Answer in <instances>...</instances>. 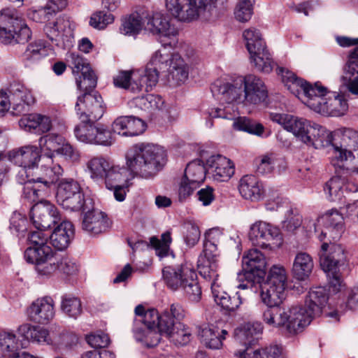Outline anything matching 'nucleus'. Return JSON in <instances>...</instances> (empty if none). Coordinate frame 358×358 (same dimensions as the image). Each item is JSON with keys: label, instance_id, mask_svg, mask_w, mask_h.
<instances>
[{"label": "nucleus", "instance_id": "f257e3e1", "mask_svg": "<svg viewBox=\"0 0 358 358\" xmlns=\"http://www.w3.org/2000/svg\"><path fill=\"white\" fill-rule=\"evenodd\" d=\"M276 71L287 89L315 112L325 116L338 117L347 111V101L342 96L329 92L320 83L310 85L284 67H278Z\"/></svg>", "mask_w": 358, "mask_h": 358}, {"label": "nucleus", "instance_id": "f03ea898", "mask_svg": "<svg viewBox=\"0 0 358 358\" xmlns=\"http://www.w3.org/2000/svg\"><path fill=\"white\" fill-rule=\"evenodd\" d=\"M322 219L327 226L318 235L322 242L320 253V266L329 278L330 288L334 292H338L342 287V280L339 268L346 261L345 250L340 245L331 244L340 238L343 232V217L336 210L327 212Z\"/></svg>", "mask_w": 358, "mask_h": 358}, {"label": "nucleus", "instance_id": "7ed1b4c3", "mask_svg": "<svg viewBox=\"0 0 358 358\" xmlns=\"http://www.w3.org/2000/svg\"><path fill=\"white\" fill-rule=\"evenodd\" d=\"M125 158L127 166L131 173L150 178L157 175L165 164L166 152L157 144L138 143L127 150Z\"/></svg>", "mask_w": 358, "mask_h": 358}, {"label": "nucleus", "instance_id": "20e7f679", "mask_svg": "<svg viewBox=\"0 0 358 358\" xmlns=\"http://www.w3.org/2000/svg\"><path fill=\"white\" fill-rule=\"evenodd\" d=\"M270 119L292 133L300 142L315 148L327 146V129L309 120L290 114L271 113Z\"/></svg>", "mask_w": 358, "mask_h": 358}, {"label": "nucleus", "instance_id": "39448f33", "mask_svg": "<svg viewBox=\"0 0 358 358\" xmlns=\"http://www.w3.org/2000/svg\"><path fill=\"white\" fill-rule=\"evenodd\" d=\"M226 0H165L168 11L178 20L192 22L201 18L214 21L226 10Z\"/></svg>", "mask_w": 358, "mask_h": 358}, {"label": "nucleus", "instance_id": "423d86ee", "mask_svg": "<svg viewBox=\"0 0 358 358\" xmlns=\"http://www.w3.org/2000/svg\"><path fill=\"white\" fill-rule=\"evenodd\" d=\"M262 320L268 327L282 329L290 336L302 332L312 321L306 310L297 306L266 308Z\"/></svg>", "mask_w": 358, "mask_h": 358}, {"label": "nucleus", "instance_id": "0eeeda50", "mask_svg": "<svg viewBox=\"0 0 358 358\" xmlns=\"http://www.w3.org/2000/svg\"><path fill=\"white\" fill-rule=\"evenodd\" d=\"M211 90L220 104L217 108H210L208 113L211 118L234 119L237 115L238 105L243 106V88L241 77L232 80H217Z\"/></svg>", "mask_w": 358, "mask_h": 358}, {"label": "nucleus", "instance_id": "6e6552de", "mask_svg": "<svg viewBox=\"0 0 358 358\" xmlns=\"http://www.w3.org/2000/svg\"><path fill=\"white\" fill-rule=\"evenodd\" d=\"M162 273L169 288L173 291L182 289L189 301H199L201 289L197 282V274L191 264L185 263L175 266H166Z\"/></svg>", "mask_w": 358, "mask_h": 358}, {"label": "nucleus", "instance_id": "1a4fd4ad", "mask_svg": "<svg viewBox=\"0 0 358 358\" xmlns=\"http://www.w3.org/2000/svg\"><path fill=\"white\" fill-rule=\"evenodd\" d=\"M64 170L60 164L55 163L53 158L51 160L46 159L45 164L38 166L34 171L27 182L24 183V191L31 198L43 196L50 192L51 187L63 175Z\"/></svg>", "mask_w": 358, "mask_h": 358}, {"label": "nucleus", "instance_id": "9d476101", "mask_svg": "<svg viewBox=\"0 0 358 358\" xmlns=\"http://www.w3.org/2000/svg\"><path fill=\"white\" fill-rule=\"evenodd\" d=\"M287 285V273L282 266H273L271 268L266 281L257 285V292L261 290L262 301L267 308H277L285 298V290Z\"/></svg>", "mask_w": 358, "mask_h": 358}, {"label": "nucleus", "instance_id": "9b49d317", "mask_svg": "<svg viewBox=\"0 0 358 358\" xmlns=\"http://www.w3.org/2000/svg\"><path fill=\"white\" fill-rule=\"evenodd\" d=\"M266 265L265 257L260 251L250 250L243 257V271L237 275V288L257 293L255 287L264 277Z\"/></svg>", "mask_w": 358, "mask_h": 358}, {"label": "nucleus", "instance_id": "f8f14e48", "mask_svg": "<svg viewBox=\"0 0 358 358\" xmlns=\"http://www.w3.org/2000/svg\"><path fill=\"white\" fill-rule=\"evenodd\" d=\"M31 31L16 10L4 9L0 13V42L4 44L25 43Z\"/></svg>", "mask_w": 358, "mask_h": 358}, {"label": "nucleus", "instance_id": "ddd939ff", "mask_svg": "<svg viewBox=\"0 0 358 358\" xmlns=\"http://www.w3.org/2000/svg\"><path fill=\"white\" fill-rule=\"evenodd\" d=\"M222 236L219 229H211L205 234L203 249L199 257L198 268L199 273L206 280L211 281L217 279V272L219 252L216 242Z\"/></svg>", "mask_w": 358, "mask_h": 358}, {"label": "nucleus", "instance_id": "4468645a", "mask_svg": "<svg viewBox=\"0 0 358 358\" xmlns=\"http://www.w3.org/2000/svg\"><path fill=\"white\" fill-rule=\"evenodd\" d=\"M147 22L145 29L152 35L162 46H170L173 48L177 43L178 30L171 24L164 14L156 12L149 15L145 10Z\"/></svg>", "mask_w": 358, "mask_h": 358}, {"label": "nucleus", "instance_id": "2eb2a0df", "mask_svg": "<svg viewBox=\"0 0 358 358\" xmlns=\"http://www.w3.org/2000/svg\"><path fill=\"white\" fill-rule=\"evenodd\" d=\"M6 156L8 161L22 168L18 173V180L24 184L34 173L41 157L39 148L31 145L13 149L8 152Z\"/></svg>", "mask_w": 358, "mask_h": 358}, {"label": "nucleus", "instance_id": "dca6fc26", "mask_svg": "<svg viewBox=\"0 0 358 358\" xmlns=\"http://www.w3.org/2000/svg\"><path fill=\"white\" fill-rule=\"evenodd\" d=\"M56 199L64 208L85 210V196L80 183L72 178L63 179L57 186Z\"/></svg>", "mask_w": 358, "mask_h": 358}, {"label": "nucleus", "instance_id": "f3484780", "mask_svg": "<svg viewBox=\"0 0 358 358\" xmlns=\"http://www.w3.org/2000/svg\"><path fill=\"white\" fill-rule=\"evenodd\" d=\"M75 109L83 123L97 121L105 111L102 97L96 92H85L83 96H78Z\"/></svg>", "mask_w": 358, "mask_h": 358}, {"label": "nucleus", "instance_id": "a211bd4d", "mask_svg": "<svg viewBox=\"0 0 358 358\" xmlns=\"http://www.w3.org/2000/svg\"><path fill=\"white\" fill-rule=\"evenodd\" d=\"M56 254L50 245L28 247L24 252L27 262L35 266L39 275H50L55 272L54 262Z\"/></svg>", "mask_w": 358, "mask_h": 358}, {"label": "nucleus", "instance_id": "6ab92c4d", "mask_svg": "<svg viewBox=\"0 0 358 358\" xmlns=\"http://www.w3.org/2000/svg\"><path fill=\"white\" fill-rule=\"evenodd\" d=\"M134 312L138 317L143 320L145 325L154 327L160 336L166 337L177 323L170 317L169 312L164 310L159 313L155 308L145 310L143 306L138 305Z\"/></svg>", "mask_w": 358, "mask_h": 358}, {"label": "nucleus", "instance_id": "aec40b11", "mask_svg": "<svg viewBox=\"0 0 358 358\" xmlns=\"http://www.w3.org/2000/svg\"><path fill=\"white\" fill-rule=\"evenodd\" d=\"M74 26L65 16H60L55 22L47 23L43 28L45 36L57 46L69 48L73 45Z\"/></svg>", "mask_w": 358, "mask_h": 358}, {"label": "nucleus", "instance_id": "412c9836", "mask_svg": "<svg viewBox=\"0 0 358 358\" xmlns=\"http://www.w3.org/2000/svg\"><path fill=\"white\" fill-rule=\"evenodd\" d=\"M248 238L252 244L262 248H268L271 244L280 245L282 240L280 229L271 223L257 221L253 223L248 233Z\"/></svg>", "mask_w": 358, "mask_h": 358}, {"label": "nucleus", "instance_id": "4be33fe9", "mask_svg": "<svg viewBox=\"0 0 358 358\" xmlns=\"http://www.w3.org/2000/svg\"><path fill=\"white\" fill-rule=\"evenodd\" d=\"M30 218L38 230H45L61 222L62 217L57 208L50 201L43 200L33 206Z\"/></svg>", "mask_w": 358, "mask_h": 358}, {"label": "nucleus", "instance_id": "5701e85b", "mask_svg": "<svg viewBox=\"0 0 358 358\" xmlns=\"http://www.w3.org/2000/svg\"><path fill=\"white\" fill-rule=\"evenodd\" d=\"M167 47L162 46V48L156 50L145 67L143 69L145 73L147 87H155L159 81L160 71H167L170 67V63L176 53H171L168 51Z\"/></svg>", "mask_w": 358, "mask_h": 358}, {"label": "nucleus", "instance_id": "b1692460", "mask_svg": "<svg viewBox=\"0 0 358 358\" xmlns=\"http://www.w3.org/2000/svg\"><path fill=\"white\" fill-rule=\"evenodd\" d=\"M243 83V106H257L264 102L267 96V90L262 80L254 74L241 77Z\"/></svg>", "mask_w": 358, "mask_h": 358}, {"label": "nucleus", "instance_id": "393cba45", "mask_svg": "<svg viewBox=\"0 0 358 358\" xmlns=\"http://www.w3.org/2000/svg\"><path fill=\"white\" fill-rule=\"evenodd\" d=\"M324 190L329 200L339 203L351 201V195L357 192V185L349 182L345 178L339 176L332 177L325 183Z\"/></svg>", "mask_w": 358, "mask_h": 358}, {"label": "nucleus", "instance_id": "a878e982", "mask_svg": "<svg viewBox=\"0 0 358 358\" xmlns=\"http://www.w3.org/2000/svg\"><path fill=\"white\" fill-rule=\"evenodd\" d=\"M114 85L133 92H150L153 87H147L145 73L143 69L122 71L113 78Z\"/></svg>", "mask_w": 358, "mask_h": 358}, {"label": "nucleus", "instance_id": "bb28decb", "mask_svg": "<svg viewBox=\"0 0 358 358\" xmlns=\"http://www.w3.org/2000/svg\"><path fill=\"white\" fill-rule=\"evenodd\" d=\"M54 306V300L50 296L38 298L27 308V316L35 323L47 324L55 316Z\"/></svg>", "mask_w": 358, "mask_h": 358}, {"label": "nucleus", "instance_id": "cd10ccee", "mask_svg": "<svg viewBox=\"0 0 358 358\" xmlns=\"http://www.w3.org/2000/svg\"><path fill=\"white\" fill-rule=\"evenodd\" d=\"M228 331L212 323L203 324L198 327L197 336L200 343L206 348L220 350L223 346Z\"/></svg>", "mask_w": 358, "mask_h": 358}, {"label": "nucleus", "instance_id": "c85d7f7f", "mask_svg": "<svg viewBox=\"0 0 358 358\" xmlns=\"http://www.w3.org/2000/svg\"><path fill=\"white\" fill-rule=\"evenodd\" d=\"M207 171L218 182L228 181L234 174V164L229 159L220 155L210 156L206 161Z\"/></svg>", "mask_w": 358, "mask_h": 358}, {"label": "nucleus", "instance_id": "c756f323", "mask_svg": "<svg viewBox=\"0 0 358 358\" xmlns=\"http://www.w3.org/2000/svg\"><path fill=\"white\" fill-rule=\"evenodd\" d=\"M146 129L145 122L134 116H120L112 124V130L125 137L136 136L142 134Z\"/></svg>", "mask_w": 358, "mask_h": 358}, {"label": "nucleus", "instance_id": "7c9ffc66", "mask_svg": "<svg viewBox=\"0 0 358 358\" xmlns=\"http://www.w3.org/2000/svg\"><path fill=\"white\" fill-rule=\"evenodd\" d=\"M329 299L327 290L324 287H315L310 289L302 306L307 314L310 315L311 320L319 316L326 306Z\"/></svg>", "mask_w": 358, "mask_h": 358}, {"label": "nucleus", "instance_id": "2f4dec72", "mask_svg": "<svg viewBox=\"0 0 358 358\" xmlns=\"http://www.w3.org/2000/svg\"><path fill=\"white\" fill-rule=\"evenodd\" d=\"M238 189L241 195L247 200L257 202L265 196V188L262 182L252 175L242 177L239 182Z\"/></svg>", "mask_w": 358, "mask_h": 358}, {"label": "nucleus", "instance_id": "473e14b6", "mask_svg": "<svg viewBox=\"0 0 358 358\" xmlns=\"http://www.w3.org/2000/svg\"><path fill=\"white\" fill-rule=\"evenodd\" d=\"M67 4V0H50L45 6L31 8L27 16L34 22H45L64 9Z\"/></svg>", "mask_w": 358, "mask_h": 358}, {"label": "nucleus", "instance_id": "72a5a7b5", "mask_svg": "<svg viewBox=\"0 0 358 358\" xmlns=\"http://www.w3.org/2000/svg\"><path fill=\"white\" fill-rule=\"evenodd\" d=\"M19 126L25 131L40 135L51 129L52 120L48 116L33 113L23 116L19 121Z\"/></svg>", "mask_w": 358, "mask_h": 358}, {"label": "nucleus", "instance_id": "f704fd0d", "mask_svg": "<svg viewBox=\"0 0 358 358\" xmlns=\"http://www.w3.org/2000/svg\"><path fill=\"white\" fill-rule=\"evenodd\" d=\"M133 334L136 341L147 348L156 346L161 340V336L154 327L145 325L143 320L136 315L134 322Z\"/></svg>", "mask_w": 358, "mask_h": 358}, {"label": "nucleus", "instance_id": "c9c22d12", "mask_svg": "<svg viewBox=\"0 0 358 358\" xmlns=\"http://www.w3.org/2000/svg\"><path fill=\"white\" fill-rule=\"evenodd\" d=\"M110 221L107 215L99 210L88 211L83 221V229L91 234H99L106 231L110 227Z\"/></svg>", "mask_w": 358, "mask_h": 358}, {"label": "nucleus", "instance_id": "e433bc0d", "mask_svg": "<svg viewBox=\"0 0 358 358\" xmlns=\"http://www.w3.org/2000/svg\"><path fill=\"white\" fill-rule=\"evenodd\" d=\"M110 162V159L106 156H91L85 163V173L94 182L103 181Z\"/></svg>", "mask_w": 358, "mask_h": 358}, {"label": "nucleus", "instance_id": "4c0bfd02", "mask_svg": "<svg viewBox=\"0 0 358 358\" xmlns=\"http://www.w3.org/2000/svg\"><path fill=\"white\" fill-rule=\"evenodd\" d=\"M217 279L211 280V290L215 301L224 310L232 312L236 310L243 303L241 296L238 292L233 296H229L223 291L217 282Z\"/></svg>", "mask_w": 358, "mask_h": 358}, {"label": "nucleus", "instance_id": "58836bf2", "mask_svg": "<svg viewBox=\"0 0 358 358\" xmlns=\"http://www.w3.org/2000/svg\"><path fill=\"white\" fill-rule=\"evenodd\" d=\"M74 235V229L71 222L62 221L49 236L54 248L59 250L66 249L70 244Z\"/></svg>", "mask_w": 358, "mask_h": 358}, {"label": "nucleus", "instance_id": "ea45409f", "mask_svg": "<svg viewBox=\"0 0 358 358\" xmlns=\"http://www.w3.org/2000/svg\"><path fill=\"white\" fill-rule=\"evenodd\" d=\"M343 80L349 92L358 95V47L354 50L348 59Z\"/></svg>", "mask_w": 358, "mask_h": 358}, {"label": "nucleus", "instance_id": "a19ab883", "mask_svg": "<svg viewBox=\"0 0 358 358\" xmlns=\"http://www.w3.org/2000/svg\"><path fill=\"white\" fill-rule=\"evenodd\" d=\"M103 180L108 189L117 186H127L129 170L127 168L115 164L112 161L109 169L106 171Z\"/></svg>", "mask_w": 358, "mask_h": 358}, {"label": "nucleus", "instance_id": "79ce46f5", "mask_svg": "<svg viewBox=\"0 0 358 358\" xmlns=\"http://www.w3.org/2000/svg\"><path fill=\"white\" fill-rule=\"evenodd\" d=\"M248 52L250 54V62L257 71L265 73H269L272 71L274 62L266 44L260 48H258Z\"/></svg>", "mask_w": 358, "mask_h": 358}, {"label": "nucleus", "instance_id": "37998d69", "mask_svg": "<svg viewBox=\"0 0 358 358\" xmlns=\"http://www.w3.org/2000/svg\"><path fill=\"white\" fill-rule=\"evenodd\" d=\"M313 266L312 257L307 252H300L296 255L294 259L292 273L296 279L304 280L311 274Z\"/></svg>", "mask_w": 358, "mask_h": 358}, {"label": "nucleus", "instance_id": "c03bdc74", "mask_svg": "<svg viewBox=\"0 0 358 358\" xmlns=\"http://www.w3.org/2000/svg\"><path fill=\"white\" fill-rule=\"evenodd\" d=\"M18 331L26 340L34 343L50 345L51 341L52 334L43 327L24 324L19 327Z\"/></svg>", "mask_w": 358, "mask_h": 358}, {"label": "nucleus", "instance_id": "a18cd8bd", "mask_svg": "<svg viewBox=\"0 0 358 358\" xmlns=\"http://www.w3.org/2000/svg\"><path fill=\"white\" fill-rule=\"evenodd\" d=\"M262 332V327L259 323H245L234 329V336L236 340L244 345H251L258 336Z\"/></svg>", "mask_w": 358, "mask_h": 358}, {"label": "nucleus", "instance_id": "49530a36", "mask_svg": "<svg viewBox=\"0 0 358 358\" xmlns=\"http://www.w3.org/2000/svg\"><path fill=\"white\" fill-rule=\"evenodd\" d=\"M48 55L47 43L43 40H36L29 43L22 55V60L27 66L37 64Z\"/></svg>", "mask_w": 358, "mask_h": 358}, {"label": "nucleus", "instance_id": "de8ad7c7", "mask_svg": "<svg viewBox=\"0 0 358 358\" xmlns=\"http://www.w3.org/2000/svg\"><path fill=\"white\" fill-rule=\"evenodd\" d=\"M66 139L61 135L49 134L39 139V146L41 152H43V159L51 160L55 152L59 153Z\"/></svg>", "mask_w": 358, "mask_h": 358}, {"label": "nucleus", "instance_id": "09e8293b", "mask_svg": "<svg viewBox=\"0 0 358 358\" xmlns=\"http://www.w3.org/2000/svg\"><path fill=\"white\" fill-rule=\"evenodd\" d=\"M167 71L169 80L172 81L174 85H180L188 78L187 64L178 54L173 55Z\"/></svg>", "mask_w": 358, "mask_h": 358}, {"label": "nucleus", "instance_id": "8fccbe9b", "mask_svg": "<svg viewBox=\"0 0 358 358\" xmlns=\"http://www.w3.org/2000/svg\"><path fill=\"white\" fill-rule=\"evenodd\" d=\"M144 18H145V9L144 8L137 9L124 19L120 28L121 32L129 36L138 34L143 28Z\"/></svg>", "mask_w": 358, "mask_h": 358}, {"label": "nucleus", "instance_id": "3c124183", "mask_svg": "<svg viewBox=\"0 0 358 358\" xmlns=\"http://www.w3.org/2000/svg\"><path fill=\"white\" fill-rule=\"evenodd\" d=\"M281 348L277 345L257 349L246 346L243 350L235 352L234 355L238 358H277L281 355Z\"/></svg>", "mask_w": 358, "mask_h": 358}, {"label": "nucleus", "instance_id": "603ef678", "mask_svg": "<svg viewBox=\"0 0 358 358\" xmlns=\"http://www.w3.org/2000/svg\"><path fill=\"white\" fill-rule=\"evenodd\" d=\"M78 341V338L76 334L64 330L58 334L52 332L51 341L49 343L55 349L66 352L76 345Z\"/></svg>", "mask_w": 358, "mask_h": 358}, {"label": "nucleus", "instance_id": "864d4df0", "mask_svg": "<svg viewBox=\"0 0 358 358\" xmlns=\"http://www.w3.org/2000/svg\"><path fill=\"white\" fill-rule=\"evenodd\" d=\"M333 148V155L331 157V164L339 169H352L355 167H350L348 166V162H351L355 159L352 153V149H348L343 146L338 145V143L330 144Z\"/></svg>", "mask_w": 358, "mask_h": 358}, {"label": "nucleus", "instance_id": "5fc2aeb1", "mask_svg": "<svg viewBox=\"0 0 358 358\" xmlns=\"http://www.w3.org/2000/svg\"><path fill=\"white\" fill-rule=\"evenodd\" d=\"M207 166H204L200 160H194L187 165L182 176L192 184L200 185L205 180Z\"/></svg>", "mask_w": 358, "mask_h": 358}, {"label": "nucleus", "instance_id": "6e6d98bb", "mask_svg": "<svg viewBox=\"0 0 358 358\" xmlns=\"http://www.w3.org/2000/svg\"><path fill=\"white\" fill-rule=\"evenodd\" d=\"M232 120H234L232 127L235 130L245 131L258 136H261L264 131V127L261 123L246 117L236 118L235 116Z\"/></svg>", "mask_w": 358, "mask_h": 358}, {"label": "nucleus", "instance_id": "4d7b16f0", "mask_svg": "<svg viewBox=\"0 0 358 358\" xmlns=\"http://www.w3.org/2000/svg\"><path fill=\"white\" fill-rule=\"evenodd\" d=\"M166 337L175 345H185L192 339V331L183 323L177 322Z\"/></svg>", "mask_w": 358, "mask_h": 358}, {"label": "nucleus", "instance_id": "13d9d810", "mask_svg": "<svg viewBox=\"0 0 358 358\" xmlns=\"http://www.w3.org/2000/svg\"><path fill=\"white\" fill-rule=\"evenodd\" d=\"M20 343L17 342L16 335L11 330H0V349L4 353L19 352Z\"/></svg>", "mask_w": 358, "mask_h": 358}, {"label": "nucleus", "instance_id": "bf43d9fd", "mask_svg": "<svg viewBox=\"0 0 358 358\" xmlns=\"http://www.w3.org/2000/svg\"><path fill=\"white\" fill-rule=\"evenodd\" d=\"M66 62L76 76L80 73H86L92 70L87 60L78 52H70L66 55Z\"/></svg>", "mask_w": 358, "mask_h": 358}, {"label": "nucleus", "instance_id": "052dcab7", "mask_svg": "<svg viewBox=\"0 0 358 358\" xmlns=\"http://www.w3.org/2000/svg\"><path fill=\"white\" fill-rule=\"evenodd\" d=\"M61 308L68 316L77 318L82 313L80 300L71 295H64L62 298Z\"/></svg>", "mask_w": 358, "mask_h": 358}, {"label": "nucleus", "instance_id": "680f3d73", "mask_svg": "<svg viewBox=\"0 0 358 358\" xmlns=\"http://www.w3.org/2000/svg\"><path fill=\"white\" fill-rule=\"evenodd\" d=\"M171 242V232L169 231L163 233L161 236V238L153 236L150 239V243L155 250L157 255L161 258L166 257L169 255Z\"/></svg>", "mask_w": 358, "mask_h": 358}, {"label": "nucleus", "instance_id": "e2e57ef3", "mask_svg": "<svg viewBox=\"0 0 358 358\" xmlns=\"http://www.w3.org/2000/svg\"><path fill=\"white\" fill-rule=\"evenodd\" d=\"M55 260V271H59L67 275H75L78 273V265L73 259L68 256L58 257L56 255Z\"/></svg>", "mask_w": 358, "mask_h": 358}, {"label": "nucleus", "instance_id": "0e129e2a", "mask_svg": "<svg viewBox=\"0 0 358 358\" xmlns=\"http://www.w3.org/2000/svg\"><path fill=\"white\" fill-rule=\"evenodd\" d=\"M135 103L141 110L150 111L161 108L164 101L161 96L149 94L136 98Z\"/></svg>", "mask_w": 358, "mask_h": 358}, {"label": "nucleus", "instance_id": "69168bd1", "mask_svg": "<svg viewBox=\"0 0 358 358\" xmlns=\"http://www.w3.org/2000/svg\"><path fill=\"white\" fill-rule=\"evenodd\" d=\"M243 36L245 41V45L248 51L260 48L265 45V42L262 37V34L255 28H249L243 33Z\"/></svg>", "mask_w": 358, "mask_h": 358}, {"label": "nucleus", "instance_id": "338daca9", "mask_svg": "<svg viewBox=\"0 0 358 358\" xmlns=\"http://www.w3.org/2000/svg\"><path fill=\"white\" fill-rule=\"evenodd\" d=\"M254 2L255 0H240L234 10L236 19L241 22H248L253 13Z\"/></svg>", "mask_w": 358, "mask_h": 358}, {"label": "nucleus", "instance_id": "774afa93", "mask_svg": "<svg viewBox=\"0 0 358 358\" xmlns=\"http://www.w3.org/2000/svg\"><path fill=\"white\" fill-rule=\"evenodd\" d=\"M75 78L78 89L85 92H89L96 85V78L92 70L86 73L77 75Z\"/></svg>", "mask_w": 358, "mask_h": 358}]
</instances>
